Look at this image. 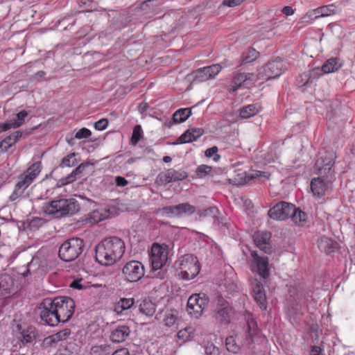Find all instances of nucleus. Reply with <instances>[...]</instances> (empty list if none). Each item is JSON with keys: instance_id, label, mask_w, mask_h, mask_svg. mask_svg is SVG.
<instances>
[{"instance_id": "obj_53", "label": "nucleus", "mask_w": 355, "mask_h": 355, "mask_svg": "<svg viewBox=\"0 0 355 355\" xmlns=\"http://www.w3.org/2000/svg\"><path fill=\"white\" fill-rule=\"evenodd\" d=\"M217 208L215 207H211L207 209L200 210L198 211L199 217H206L211 215H214L217 212Z\"/></svg>"}, {"instance_id": "obj_14", "label": "nucleus", "mask_w": 355, "mask_h": 355, "mask_svg": "<svg viewBox=\"0 0 355 355\" xmlns=\"http://www.w3.org/2000/svg\"><path fill=\"white\" fill-rule=\"evenodd\" d=\"M338 11H340V9L335 4L323 6L307 12L300 19V22L311 24L315 19L328 17L336 14Z\"/></svg>"}, {"instance_id": "obj_60", "label": "nucleus", "mask_w": 355, "mask_h": 355, "mask_svg": "<svg viewBox=\"0 0 355 355\" xmlns=\"http://www.w3.org/2000/svg\"><path fill=\"white\" fill-rule=\"evenodd\" d=\"M12 128L10 122L0 123V133Z\"/></svg>"}, {"instance_id": "obj_2", "label": "nucleus", "mask_w": 355, "mask_h": 355, "mask_svg": "<svg viewBox=\"0 0 355 355\" xmlns=\"http://www.w3.org/2000/svg\"><path fill=\"white\" fill-rule=\"evenodd\" d=\"M42 210L47 215L60 218L76 213L78 210V205L73 198H60L44 204Z\"/></svg>"}, {"instance_id": "obj_7", "label": "nucleus", "mask_w": 355, "mask_h": 355, "mask_svg": "<svg viewBox=\"0 0 355 355\" xmlns=\"http://www.w3.org/2000/svg\"><path fill=\"white\" fill-rule=\"evenodd\" d=\"M60 322L68 321L74 311V301L69 297H58L51 300Z\"/></svg>"}, {"instance_id": "obj_64", "label": "nucleus", "mask_w": 355, "mask_h": 355, "mask_svg": "<svg viewBox=\"0 0 355 355\" xmlns=\"http://www.w3.org/2000/svg\"><path fill=\"white\" fill-rule=\"evenodd\" d=\"M148 107V105H147V103H142L139 106V111L141 113H143L147 110Z\"/></svg>"}, {"instance_id": "obj_33", "label": "nucleus", "mask_w": 355, "mask_h": 355, "mask_svg": "<svg viewBox=\"0 0 355 355\" xmlns=\"http://www.w3.org/2000/svg\"><path fill=\"white\" fill-rule=\"evenodd\" d=\"M290 218L295 225L302 226L307 221L308 216L306 212L295 207V210L292 211Z\"/></svg>"}, {"instance_id": "obj_43", "label": "nucleus", "mask_w": 355, "mask_h": 355, "mask_svg": "<svg viewBox=\"0 0 355 355\" xmlns=\"http://www.w3.org/2000/svg\"><path fill=\"white\" fill-rule=\"evenodd\" d=\"M168 171L171 176L172 182L184 180L188 176L187 173L182 169L175 170L170 168Z\"/></svg>"}, {"instance_id": "obj_23", "label": "nucleus", "mask_w": 355, "mask_h": 355, "mask_svg": "<svg viewBox=\"0 0 355 355\" xmlns=\"http://www.w3.org/2000/svg\"><path fill=\"white\" fill-rule=\"evenodd\" d=\"M252 295L259 307L266 310L267 308L266 293L263 284L257 280L252 283Z\"/></svg>"}, {"instance_id": "obj_25", "label": "nucleus", "mask_w": 355, "mask_h": 355, "mask_svg": "<svg viewBox=\"0 0 355 355\" xmlns=\"http://www.w3.org/2000/svg\"><path fill=\"white\" fill-rule=\"evenodd\" d=\"M159 319L168 327H175L180 321L179 312L175 309H167L159 314Z\"/></svg>"}, {"instance_id": "obj_1", "label": "nucleus", "mask_w": 355, "mask_h": 355, "mask_svg": "<svg viewBox=\"0 0 355 355\" xmlns=\"http://www.w3.org/2000/svg\"><path fill=\"white\" fill-rule=\"evenodd\" d=\"M125 248V243L119 237L105 238L96 245L95 259L103 266H112L121 259Z\"/></svg>"}, {"instance_id": "obj_4", "label": "nucleus", "mask_w": 355, "mask_h": 355, "mask_svg": "<svg viewBox=\"0 0 355 355\" xmlns=\"http://www.w3.org/2000/svg\"><path fill=\"white\" fill-rule=\"evenodd\" d=\"M178 275L184 280L193 279L199 273L200 266L196 257L187 254L181 257L175 263Z\"/></svg>"}, {"instance_id": "obj_12", "label": "nucleus", "mask_w": 355, "mask_h": 355, "mask_svg": "<svg viewBox=\"0 0 355 355\" xmlns=\"http://www.w3.org/2000/svg\"><path fill=\"white\" fill-rule=\"evenodd\" d=\"M209 302L205 294H193L187 302V311L196 318H199Z\"/></svg>"}, {"instance_id": "obj_11", "label": "nucleus", "mask_w": 355, "mask_h": 355, "mask_svg": "<svg viewBox=\"0 0 355 355\" xmlns=\"http://www.w3.org/2000/svg\"><path fill=\"white\" fill-rule=\"evenodd\" d=\"M196 211L195 206L189 202H183L176 205H170L159 209L162 216L182 217L191 216Z\"/></svg>"}, {"instance_id": "obj_28", "label": "nucleus", "mask_w": 355, "mask_h": 355, "mask_svg": "<svg viewBox=\"0 0 355 355\" xmlns=\"http://www.w3.org/2000/svg\"><path fill=\"white\" fill-rule=\"evenodd\" d=\"M270 233L268 232H257L254 235V240L257 247L266 252H268L270 248Z\"/></svg>"}, {"instance_id": "obj_41", "label": "nucleus", "mask_w": 355, "mask_h": 355, "mask_svg": "<svg viewBox=\"0 0 355 355\" xmlns=\"http://www.w3.org/2000/svg\"><path fill=\"white\" fill-rule=\"evenodd\" d=\"M269 176L270 174L267 172L260 171H251L246 174L245 180L246 182H248L250 180L254 179H260L263 180L268 179Z\"/></svg>"}, {"instance_id": "obj_54", "label": "nucleus", "mask_w": 355, "mask_h": 355, "mask_svg": "<svg viewBox=\"0 0 355 355\" xmlns=\"http://www.w3.org/2000/svg\"><path fill=\"white\" fill-rule=\"evenodd\" d=\"M94 125L98 130H104L108 125V121L106 119H102L96 121Z\"/></svg>"}, {"instance_id": "obj_56", "label": "nucleus", "mask_w": 355, "mask_h": 355, "mask_svg": "<svg viewBox=\"0 0 355 355\" xmlns=\"http://www.w3.org/2000/svg\"><path fill=\"white\" fill-rule=\"evenodd\" d=\"M218 349L214 345H207L205 347V354L207 355H218Z\"/></svg>"}, {"instance_id": "obj_63", "label": "nucleus", "mask_w": 355, "mask_h": 355, "mask_svg": "<svg viewBox=\"0 0 355 355\" xmlns=\"http://www.w3.org/2000/svg\"><path fill=\"white\" fill-rule=\"evenodd\" d=\"M282 12L286 15V16H289V15H291L293 14V10L291 7L290 6H285L283 9H282Z\"/></svg>"}, {"instance_id": "obj_24", "label": "nucleus", "mask_w": 355, "mask_h": 355, "mask_svg": "<svg viewBox=\"0 0 355 355\" xmlns=\"http://www.w3.org/2000/svg\"><path fill=\"white\" fill-rule=\"evenodd\" d=\"M204 131L202 128H192L184 132L178 139L173 143L174 145L190 143L197 140L202 135Z\"/></svg>"}, {"instance_id": "obj_32", "label": "nucleus", "mask_w": 355, "mask_h": 355, "mask_svg": "<svg viewBox=\"0 0 355 355\" xmlns=\"http://www.w3.org/2000/svg\"><path fill=\"white\" fill-rule=\"evenodd\" d=\"M318 245L320 251L329 254L336 248L337 243L328 237L322 236L318 240Z\"/></svg>"}, {"instance_id": "obj_52", "label": "nucleus", "mask_w": 355, "mask_h": 355, "mask_svg": "<svg viewBox=\"0 0 355 355\" xmlns=\"http://www.w3.org/2000/svg\"><path fill=\"white\" fill-rule=\"evenodd\" d=\"M91 135L92 132L89 129L82 128L76 133L75 137L78 139H87Z\"/></svg>"}, {"instance_id": "obj_37", "label": "nucleus", "mask_w": 355, "mask_h": 355, "mask_svg": "<svg viewBox=\"0 0 355 355\" xmlns=\"http://www.w3.org/2000/svg\"><path fill=\"white\" fill-rule=\"evenodd\" d=\"M191 114V108H180L175 112L173 115V122L180 123L184 122Z\"/></svg>"}, {"instance_id": "obj_46", "label": "nucleus", "mask_w": 355, "mask_h": 355, "mask_svg": "<svg viewBox=\"0 0 355 355\" xmlns=\"http://www.w3.org/2000/svg\"><path fill=\"white\" fill-rule=\"evenodd\" d=\"M143 131L141 125H137L135 126L131 137V142L133 144H137L142 137Z\"/></svg>"}, {"instance_id": "obj_18", "label": "nucleus", "mask_w": 355, "mask_h": 355, "mask_svg": "<svg viewBox=\"0 0 355 355\" xmlns=\"http://www.w3.org/2000/svg\"><path fill=\"white\" fill-rule=\"evenodd\" d=\"M336 156L333 152H328L324 156H321L315 162V168L320 175H327L334 177V171L331 170L334 164Z\"/></svg>"}, {"instance_id": "obj_51", "label": "nucleus", "mask_w": 355, "mask_h": 355, "mask_svg": "<svg viewBox=\"0 0 355 355\" xmlns=\"http://www.w3.org/2000/svg\"><path fill=\"white\" fill-rule=\"evenodd\" d=\"M300 87H306L311 82V78L308 73H303L297 80Z\"/></svg>"}, {"instance_id": "obj_5", "label": "nucleus", "mask_w": 355, "mask_h": 355, "mask_svg": "<svg viewBox=\"0 0 355 355\" xmlns=\"http://www.w3.org/2000/svg\"><path fill=\"white\" fill-rule=\"evenodd\" d=\"M256 324L252 318L248 320V334L245 338L241 339L240 336L236 334L235 336H230L226 338L225 345L227 349L232 353L239 352L241 346L250 343L252 340V337L257 333Z\"/></svg>"}, {"instance_id": "obj_58", "label": "nucleus", "mask_w": 355, "mask_h": 355, "mask_svg": "<svg viewBox=\"0 0 355 355\" xmlns=\"http://www.w3.org/2000/svg\"><path fill=\"white\" fill-rule=\"evenodd\" d=\"M245 0H224L223 4L228 7H234L240 5Z\"/></svg>"}, {"instance_id": "obj_39", "label": "nucleus", "mask_w": 355, "mask_h": 355, "mask_svg": "<svg viewBox=\"0 0 355 355\" xmlns=\"http://www.w3.org/2000/svg\"><path fill=\"white\" fill-rule=\"evenodd\" d=\"M85 165L83 164H80L75 170H73L71 174H69L68 176H67L64 178H62L60 180L61 184L65 185L67 184H69L71 182H73L75 181L77 178V177H80V175L83 173V171L85 168Z\"/></svg>"}, {"instance_id": "obj_45", "label": "nucleus", "mask_w": 355, "mask_h": 355, "mask_svg": "<svg viewBox=\"0 0 355 355\" xmlns=\"http://www.w3.org/2000/svg\"><path fill=\"white\" fill-rule=\"evenodd\" d=\"M171 182L172 179L168 169L160 173L156 178V182L159 185H164Z\"/></svg>"}, {"instance_id": "obj_61", "label": "nucleus", "mask_w": 355, "mask_h": 355, "mask_svg": "<svg viewBox=\"0 0 355 355\" xmlns=\"http://www.w3.org/2000/svg\"><path fill=\"white\" fill-rule=\"evenodd\" d=\"M22 134L19 131H16L9 135L8 137H11V141L13 142V144L17 142V141L21 137Z\"/></svg>"}, {"instance_id": "obj_31", "label": "nucleus", "mask_w": 355, "mask_h": 355, "mask_svg": "<svg viewBox=\"0 0 355 355\" xmlns=\"http://www.w3.org/2000/svg\"><path fill=\"white\" fill-rule=\"evenodd\" d=\"M134 304L135 300L132 297L121 298L114 305V311L117 315L125 314L133 306Z\"/></svg>"}, {"instance_id": "obj_8", "label": "nucleus", "mask_w": 355, "mask_h": 355, "mask_svg": "<svg viewBox=\"0 0 355 355\" xmlns=\"http://www.w3.org/2000/svg\"><path fill=\"white\" fill-rule=\"evenodd\" d=\"M169 254L168 246L166 244L154 243L152 245L149 257L154 270L162 268L167 263Z\"/></svg>"}, {"instance_id": "obj_50", "label": "nucleus", "mask_w": 355, "mask_h": 355, "mask_svg": "<svg viewBox=\"0 0 355 355\" xmlns=\"http://www.w3.org/2000/svg\"><path fill=\"white\" fill-rule=\"evenodd\" d=\"M218 148L216 146H213L206 150L205 156L207 157H213V159L214 162H218L220 159V155L217 154Z\"/></svg>"}, {"instance_id": "obj_49", "label": "nucleus", "mask_w": 355, "mask_h": 355, "mask_svg": "<svg viewBox=\"0 0 355 355\" xmlns=\"http://www.w3.org/2000/svg\"><path fill=\"white\" fill-rule=\"evenodd\" d=\"M211 171V166H209L208 165H205V164H202V165H200L197 168L196 173L198 177L202 178V177L209 174V173Z\"/></svg>"}, {"instance_id": "obj_27", "label": "nucleus", "mask_w": 355, "mask_h": 355, "mask_svg": "<svg viewBox=\"0 0 355 355\" xmlns=\"http://www.w3.org/2000/svg\"><path fill=\"white\" fill-rule=\"evenodd\" d=\"M130 329L126 325H119L114 328L110 334V340L113 343H121L130 335Z\"/></svg>"}, {"instance_id": "obj_21", "label": "nucleus", "mask_w": 355, "mask_h": 355, "mask_svg": "<svg viewBox=\"0 0 355 355\" xmlns=\"http://www.w3.org/2000/svg\"><path fill=\"white\" fill-rule=\"evenodd\" d=\"M255 79V76L250 73H237L233 78L230 91L235 92L241 86L249 87Z\"/></svg>"}, {"instance_id": "obj_20", "label": "nucleus", "mask_w": 355, "mask_h": 355, "mask_svg": "<svg viewBox=\"0 0 355 355\" xmlns=\"http://www.w3.org/2000/svg\"><path fill=\"white\" fill-rule=\"evenodd\" d=\"M253 263L252 271L266 279L269 275L268 261L266 257H260L256 252L252 253Z\"/></svg>"}, {"instance_id": "obj_36", "label": "nucleus", "mask_w": 355, "mask_h": 355, "mask_svg": "<svg viewBox=\"0 0 355 355\" xmlns=\"http://www.w3.org/2000/svg\"><path fill=\"white\" fill-rule=\"evenodd\" d=\"M195 334V329L193 327L189 326L180 330L177 334V338L181 343L189 342L193 339Z\"/></svg>"}, {"instance_id": "obj_47", "label": "nucleus", "mask_w": 355, "mask_h": 355, "mask_svg": "<svg viewBox=\"0 0 355 355\" xmlns=\"http://www.w3.org/2000/svg\"><path fill=\"white\" fill-rule=\"evenodd\" d=\"M75 163H76L75 154L71 153V154L67 155L66 157H64L62 159L60 166L62 167H71L75 165Z\"/></svg>"}, {"instance_id": "obj_55", "label": "nucleus", "mask_w": 355, "mask_h": 355, "mask_svg": "<svg viewBox=\"0 0 355 355\" xmlns=\"http://www.w3.org/2000/svg\"><path fill=\"white\" fill-rule=\"evenodd\" d=\"M309 355H324V349L323 347L312 346Z\"/></svg>"}, {"instance_id": "obj_6", "label": "nucleus", "mask_w": 355, "mask_h": 355, "mask_svg": "<svg viewBox=\"0 0 355 355\" xmlns=\"http://www.w3.org/2000/svg\"><path fill=\"white\" fill-rule=\"evenodd\" d=\"M83 241L78 238H72L64 241L60 247L59 257L67 262L75 260L82 252Z\"/></svg>"}, {"instance_id": "obj_40", "label": "nucleus", "mask_w": 355, "mask_h": 355, "mask_svg": "<svg viewBox=\"0 0 355 355\" xmlns=\"http://www.w3.org/2000/svg\"><path fill=\"white\" fill-rule=\"evenodd\" d=\"M97 286H101V285H89L88 282L83 279H75L70 284L71 288L78 290L92 289Z\"/></svg>"}, {"instance_id": "obj_59", "label": "nucleus", "mask_w": 355, "mask_h": 355, "mask_svg": "<svg viewBox=\"0 0 355 355\" xmlns=\"http://www.w3.org/2000/svg\"><path fill=\"white\" fill-rule=\"evenodd\" d=\"M116 184L119 187L126 186L128 183V180L121 176H116L115 178Z\"/></svg>"}, {"instance_id": "obj_30", "label": "nucleus", "mask_w": 355, "mask_h": 355, "mask_svg": "<svg viewBox=\"0 0 355 355\" xmlns=\"http://www.w3.org/2000/svg\"><path fill=\"white\" fill-rule=\"evenodd\" d=\"M70 334L71 331L69 329H64L45 338L44 344L45 345L52 346L59 341L66 340L69 336Z\"/></svg>"}, {"instance_id": "obj_44", "label": "nucleus", "mask_w": 355, "mask_h": 355, "mask_svg": "<svg viewBox=\"0 0 355 355\" xmlns=\"http://www.w3.org/2000/svg\"><path fill=\"white\" fill-rule=\"evenodd\" d=\"M259 53L254 49H251L245 53L242 58V63L248 64L254 61L259 56Z\"/></svg>"}, {"instance_id": "obj_13", "label": "nucleus", "mask_w": 355, "mask_h": 355, "mask_svg": "<svg viewBox=\"0 0 355 355\" xmlns=\"http://www.w3.org/2000/svg\"><path fill=\"white\" fill-rule=\"evenodd\" d=\"M125 279L129 282H136L144 275V267L138 261H130L125 263L122 270Z\"/></svg>"}, {"instance_id": "obj_38", "label": "nucleus", "mask_w": 355, "mask_h": 355, "mask_svg": "<svg viewBox=\"0 0 355 355\" xmlns=\"http://www.w3.org/2000/svg\"><path fill=\"white\" fill-rule=\"evenodd\" d=\"M139 311L146 316H152L156 311L155 304L150 300H144L139 305Z\"/></svg>"}, {"instance_id": "obj_19", "label": "nucleus", "mask_w": 355, "mask_h": 355, "mask_svg": "<svg viewBox=\"0 0 355 355\" xmlns=\"http://www.w3.org/2000/svg\"><path fill=\"white\" fill-rule=\"evenodd\" d=\"M234 315V310L230 306V303L220 297L217 300V307H216V319L223 323H229Z\"/></svg>"}, {"instance_id": "obj_3", "label": "nucleus", "mask_w": 355, "mask_h": 355, "mask_svg": "<svg viewBox=\"0 0 355 355\" xmlns=\"http://www.w3.org/2000/svg\"><path fill=\"white\" fill-rule=\"evenodd\" d=\"M41 171V163L37 162L31 165L26 171L19 175L10 200H15L32 184Z\"/></svg>"}, {"instance_id": "obj_9", "label": "nucleus", "mask_w": 355, "mask_h": 355, "mask_svg": "<svg viewBox=\"0 0 355 355\" xmlns=\"http://www.w3.org/2000/svg\"><path fill=\"white\" fill-rule=\"evenodd\" d=\"M285 70L286 66L284 62L279 58H277L268 62L261 69L257 76V78L259 80L275 78L282 74Z\"/></svg>"}, {"instance_id": "obj_48", "label": "nucleus", "mask_w": 355, "mask_h": 355, "mask_svg": "<svg viewBox=\"0 0 355 355\" xmlns=\"http://www.w3.org/2000/svg\"><path fill=\"white\" fill-rule=\"evenodd\" d=\"M12 145L13 142L11 141V137H6L0 142V155L6 153Z\"/></svg>"}, {"instance_id": "obj_10", "label": "nucleus", "mask_w": 355, "mask_h": 355, "mask_svg": "<svg viewBox=\"0 0 355 355\" xmlns=\"http://www.w3.org/2000/svg\"><path fill=\"white\" fill-rule=\"evenodd\" d=\"M320 175V177L314 178L311 182V189L315 198H320L330 193L333 188V180L334 177Z\"/></svg>"}, {"instance_id": "obj_26", "label": "nucleus", "mask_w": 355, "mask_h": 355, "mask_svg": "<svg viewBox=\"0 0 355 355\" xmlns=\"http://www.w3.org/2000/svg\"><path fill=\"white\" fill-rule=\"evenodd\" d=\"M112 213L107 207H100L88 214L87 220L90 223H97L111 217Z\"/></svg>"}, {"instance_id": "obj_29", "label": "nucleus", "mask_w": 355, "mask_h": 355, "mask_svg": "<svg viewBox=\"0 0 355 355\" xmlns=\"http://www.w3.org/2000/svg\"><path fill=\"white\" fill-rule=\"evenodd\" d=\"M14 287L13 278L7 274L0 275V297L10 295Z\"/></svg>"}, {"instance_id": "obj_16", "label": "nucleus", "mask_w": 355, "mask_h": 355, "mask_svg": "<svg viewBox=\"0 0 355 355\" xmlns=\"http://www.w3.org/2000/svg\"><path fill=\"white\" fill-rule=\"evenodd\" d=\"M42 306L40 318L42 321L50 326H55L60 322L51 300H45Z\"/></svg>"}, {"instance_id": "obj_34", "label": "nucleus", "mask_w": 355, "mask_h": 355, "mask_svg": "<svg viewBox=\"0 0 355 355\" xmlns=\"http://www.w3.org/2000/svg\"><path fill=\"white\" fill-rule=\"evenodd\" d=\"M261 110V106L258 104L248 105L240 110L239 116L242 119H248L259 113Z\"/></svg>"}, {"instance_id": "obj_42", "label": "nucleus", "mask_w": 355, "mask_h": 355, "mask_svg": "<svg viewBox=\"0 0 355 355\" xmlns=\"http://www.w3.org/2000/svg\"><path fill=\"white\" fill-rule=\"evenodd\" d=\"M28 116L26 110H21L16 114V117L9 121L12 128H17L22 125L25 122V119Z\"/></svg>"}, {"instance_id": "obj_15", "label": "nucleus", "mask_w": 355, "mask_h": 355, "mask_svg": "<svg viewBox=\"0 0 355 355\" xmlns=\"http://www.w3.org/2000/svg\"><path fill=\"white\" fill-rule=\"evenodd\" d=\"M295 210V206L293 204L281 202L276 204L268 211V215L270 218L277 220H284L288 218Z\"/></svg>"}, {"instance_id": "obj_62", "label": "nucleus", "mask_w": 355, "mask_h": 355, "mask_svg": "<svg viewBox=\"0 0 355 355\" xmlns=\"http://www.w3.org/2000/svg\"><path fill=\"white\" fill-rule=\"evenodd\" d=\"M112 355H130V352L127 348H120L116 349Z\"/></svg>"}, {"instance_id": "obj_22", "label": "nucleus", "mask_w": 355, "mask_h": 355, "mask_svg": "<svg viewBox=\"0 0 355 355\" xmlns=\"http://www.w3.org/2000/svg\"><path fill=\"white\" fill-rule=\"evenodd\" d=\"M17 328L16 337L22 344L32 343L36 338L37 334L34 327H23L21 325H17Z\"/></svg>"}, {"instance_id": "obj_35", "label": "nucleus", "mask_w": 355, "mask_h": 355, "mask_svg": "<svg viewBox=\"0 0 355 355\" xmlns=\"http://www.w3.org/2000/svg\"><path fill=\"white\" fill-rule=\"evenodd\" d=\"M342 67L340 60L338 58H330L322 65L321 70L324 73H333Z\"/></svg>"}, {"instance_id": "obj_17", "label": "nucleus", "mask_w": 355, "mask_h": 355, "mask_svg": "<svg viewBox=\"0 0 355 355\" xmlns=\"http://www.w3.org/2000/svg\"><path fill=\"white\" fill-rule=\"evenodd\" d=\"M223 67L219 64H215L209 67L200 68L194 71L191 75L194 81L205 82L214 78L221 71Z\"/></svg>"}, {"instance_id": "obj_57", "label": "nucleus", "mask_w": 355, "mask_h": 355, "mask_svg": "<svg viewBox=\"0 0 355 355\" xmlns=\"http://www.w3.org/2000/svg\"><path fill=\"white\" fill-rule=\"evenodd\" d=\"M44 224V220L40 218H34L30 222L32 228H38Z\"/></svg>"}]
</instances>
